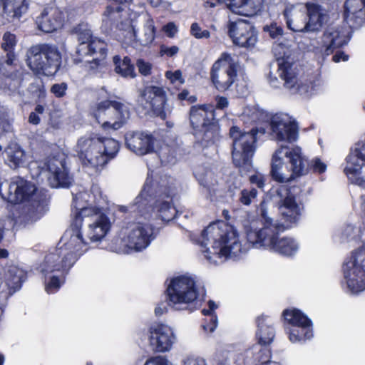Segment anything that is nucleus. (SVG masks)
I'll use <instances>...</instances> for the list:
<instances>
[{
	"mask_svg": "<svg viewBox=\"0 0 365 365\" xmlns=\"http://www.w3.org/2000/svg\"><path fill=\"white\" fill-rule=\"evenodd\" d=\"M216 108L223 110L229 105L228 99L223 96H217L215 98Z\"/></svg>",
	"mask_w": 365,
	"mask_h": 365,
	"instance_id": "63",
	"label": "nucleus"
},
{
	"mask_svg": "<svg viewBox=\"0 0 365 365\" xmlns=\"http://www.w3.org/2000/svg\"><path fill=\"white\" fill-rule=\"evenodd\" d=\"M166 93L162 87L147 86L140 93L141 101H145L146 108L152 110L155 114L162 119L167 118V113L165 110H160V106L164 104Z\"/></svg>",
	"mask_w": 365,
	"mask_h": 365,
	"instance_id": "26",
	"label": "nucleus"
},
{
	"mask_svg": "<svg viewBox=\"0 0 365 365\" xmlns=\"http://www.w3.org/2000/svg\"><path fill=\"white\" fill-rule=\"evenodd\" d=\"M273 324L272 319L267 316L262 315L257 317L256 337L258 343L255 345L269 347L275 336V329Z\"/></svg>",
	"mask_w": 365,
	"mask_h": 365,
	"instance_id": "32",
	"label": "nucleus"
},
{
	"mask_svg": "<svg viewBox=\"0 0 365 365\" xmlns=\"http://www.w3.org/2000/svg\"><path fill=\"white\" fill-rule=\"evenodd\" d=\"M219 4L226 6L236 14L252 16L262 9L263 0H217Z\"/></svg>",
	"mask_w": 365,
	"mask_h": 365,
	"instance_id": "30",
	"label": "nucleus"
},
{
	"mask_svg": "<svg viewBox=\"0 0 365 365\" xmlns=\"http://www.w3.org/2000/svg\"><path fill=\"white\" fill-rule=\"evenodd\" d=\"M270 135L277 142L293 143L299 136L295 120L286 113L274 115L270 122Z\"/></svg>",
	"mask_w": 365,
	"mask_h": 365,
	"instance_id": "20",
	"label": "nucleus"
},
{
	"mask_svg": "<svg viewBox=\"0 0 365 365\" xmlns=\"http://www.w3.org/2000/svg\"><path fill=\"white\" fill-rule=\"evenodd\" d=\"M249 179L250 183L256 185L257 187L260 189L264 187L265 179L262 174L256 173L255 174L250 175Z\"/></svg>",
	"mask_w": 365,
	"mask_h": 365,
	"instance_id": "57",
	"label": "nucleus"
},
{
	"mask_svg": "<svg viewBox=\"0 0 365 365\" xmlns=\"http://www.w3.org/2000/svg\"><path fill=\"white\" fill-rule=\"evenodd\" d=\"M264 31L269 33L270 37L272 38L279 39L283 35L282 28L277 23H272L270 25H266L264 27Z\"/></svg>",
	"mask_w": 365,
	"mask_h": 365,
	"instance_id": "53",
	"label": "nucleus"
},
{
	"mask_svg": "<svg viewBox=\"0 0 365 365\" xmlns=\"http://www.w3.org/2000/svg\"><path fill=\"white\" fill-rule=\"evenodd\" d=\"M29 68L37 75L53 76L61 65V54L58 47L48 43L32 46L26 53Z\"/></svg>",
	"mask_w": 365,
	"mask_h": 365,
	"instance_id": "10",
	"label": "nucleus"
},
{
	"mask_svg": "<svg viewBox=\"0 0 365 365\" xmlns=\"http://www.w3.org/2000/svg\"><path fill=\"white\" fill-rule=\"evenodd\" d=\"M93 115L103 130H116L129 120L130 108L127 103L109 99L97 104Z\"/></svg>",
	"mask_w": 365,
	"mask_h": 365,
	"instance_id": "13",
	"label": "nucleus"
},
{
	"mask_svg": "<svg viewBox=\"0 0 365 365\" xmlns=\"http://www.w3.org/2000/svg\"><path fill=\"white\" fill-rule=\"evenodd\" d=\"M11 115V110L7 106L0 104V135L4 132L5 126Z\"/></svg>",
	"mask_w": 365,
	"mask_h": 365,
	"instance_id": "50",
	"label": "nucleus"
},
{
	"mask_svg": "<svg viewBox=\"0 0 365 365\" xmlns=\"http://www.w3.org/2000/svg\"><path fill=\"white\" fill-rule=\"evenodd\" d=\"M257 130L242 132L238 127L232 126L230 135L232 139V160L241 170L248 171L252 166V157L255 152Z\"/></svg>",
	"mask_w": 365,
	"mask_h": 365,
	"instance_id": "12",
	"label": "nucleus"
},
{
	"mask_svg": "<svg viewBox=\"0 0 365 365\" xmlns=\"http://www.w3.org/2000/svg\"><path fill=\"white\" fill-rule=\"evenodd\" d=\"M299 250L298 241L291 237L279 238L272 252L281 255L291 257L294 255Z\"/></svg>",
	"mask_w": 365,
	"mask_h": 365,
	"instance_id": "38",
	"label": "nucleus"
},
{
	"mask_svg": "<svg viewBox=\"0 0 365 365\" xmlns=\"http://www.w3.org/2000/svg\"><path fill=\"white\" fill-rule=\"evenodd\" d=\"M213 110L210 106H192L190 111V120L192 128L197 130V135L207 143L213 142L215 125Z\"/></svg>",
	"mask_w": 365,
	"mask_h": 365,
	"instance_id": "19",
	"label": "nucleus"
},
{
	"mask_svg": "<svg viewBox=\"0 0 365 365\" xmlns=\"http://www.w3.org/2000/svg\"><path fill=\"white\" fill-rule=\"evenodd\" d=\"M250 356L252 357L250 363L252 365H280L279 363L270 360L269 347L254 345L250 350L247 351V357Z\"/></svg>",
	"mask_w": 365,
	"mask_h": 365,
	"instance_id": "35",
	"label": "nucleus"
},
{
	"mask_svg": "<svg viewBox=\"0 0 365 365\" xmlns=\"http://www.w3.org/2000/svg\"><path fill=\"white\" fill-rule=\"evenodd\" d=\"M68 89L66 83H55L51 88V92L56 97L61 98L66 95Z\"/></svg>",
	"mask_w": 365,
	"mask_h": 365,
	"instance_id": "56",
	"label": "nucleus"
},
{
	"mask_svg": "<svg viewBox=\"0 0 365 365\" xmlns=\"http://www.w3.org/2000/svg\"><path fill=\"white\" fill-rule=\"evenodd\" d=\"M178 51H179V48L176 46H173L168 47L167 46L162 45V46H160V54L161 56L165 55L167 56L171 57V56H173L175 54H177Z\"/></svg>",
	"mask_w": 365,
	"mask_h": 365,
	"instance_id": "59",
	"label": "nucleus"
},
{
	"mask_svg": "<svg viewBox=\"0 0 365 365\" xmlns=\"http://www.w3.org/2000/svg\"><path fill=\"white\" fill-rule=\"evenodd\" d=\"M305 5L307 6V31H317L327 22V13L324 9L316 4L307 3Z\"/></svg>",
	"mask_w": 365,
	"mask_h": 365,
	"instance_id": "33",
	"label": "nucleus"
},
{
	"mask_svg": "<svg viewBox=\"0 0 365 365\" xmlns=\"http://www.w3.org/2000/svg\"><path fill=\"white\" fill-rule=\"evenodd\" d=\"M167 360L165 357L158 356L148 359L144 365H167Z\"/></svg>",
	"mask_w": 365,
	"mask_h": 365,
	"instance_id": "61",
	"label": "nucleus"
},
{
	"mask_svg": "<svg viewBox=\"0 0 365 365\" xmlns=\"http://www.w3.org/2000/svg\"><path fill=\"white\" fill-rule=\"evenodd\" d=\"M345 19L351 28H359L365 23V0H346Z\"/></svg>",
	"mask_w": 365,
	"mask_h": 365,
	"instance_id": "29",
	"label": "nucleus"
},
{
	"mask_svg": "<svg viewBox=\"0 0 365 365\" xmlns=\"http://www.w3.org/2000/svg\"><path fill=\"white\" fill-rule=\"evenodd\" d=\"M350 38V30L348 27L329 26L312 45L313 51L324 61L326 57L332 54L335 49L347 44Z\"/></svg>",
	"mask_w": 365,
	"mask_h": 365,
	"instance_id": "17",
	"label": "nucleus"
},
{
	"mask_svg": "<svg viewBox=\"0 0 365 365\" xmlns=\"http://www.w3.org/2000/svg\"><path fill=\"white\" fill-rule=\"evenodd\" d=\"M257 212L263 220V226L260 229L257 226L258 220L253 215L246 214L241 220L247 242L255 248L263 247L272 251L279 239V232L285 230L278 220H274L269 216L265 200L260 202Z\"/></svg>",
	"mask_w": 365,
	"mask_h": 365,
	"instance_id": "5",
	"label": "nucleus"
},
{
	"mask_svg": "<svg viewBox=\"0 0 365 365\" xmlns=\"http://www.w3.org/2000/svg\"><path fill=\"white\" fill-rule=\"evenodd\" d=\"M364 230L361 227L353 224H347L336 235V240L340 242H350L361 240Z\"/></svg>",
	"mask_w": 365,
	"mask_h": 365,
	"instance_id": "40",
	"label": "nucleus"
},
{
	"mask_svg": "<svg viewBox=\"0 0 365 365\" xmlns=\"http://www.w3.org/2000/svg\"><path fill=\"white\" fill-rule=\"evenodd\" d=\"M6 161L11 168L24 166L27 161V155L21 148L16 144H10L4 151Z\"/></svg>",
	"mask_w": 365,
	"mask_h": 365,
	"instance_id": "36",
	"label": "nucleus"
},
{
	"mask_svg": "<svg viewBox=\"0 0 365 365\" xmlns=\"http://www.w3.org/2000/svg\"><path fill=\"white\" fill-rule=\"evenodd\" d=\"M237 68L234 57L222 53L211 68L210 79L214 87L221 92L227 91L237 80Z\"/></svg>",
	"mask_w": 365,
	"mask_h": 365,
	"instance_id": "15",
	"label": "nucleus"
},
{
	"mask_svg": "<svg viewBox=\"0 0 365 365\" xmlns=\"http://www.w3.org/2000/svg\"><path fill=\"white\" fill-rule=\"evenodd\" d=\"M153 238V226L148 222L138 220L123 227L114 242L118 245L117 252L130 254L146 249Z\"/></svg>",
	"mask_w": 365,
	"mask_h": 365,
	"instance_id": "9",
	"label": "nucleus"
},
{
	"mask_svg": "<svg viewBox=\"0 0 365 365\" xmlns=\"http://www.w3.org/2000/svg\"><path fill=\"white\" fill-rule=\"evenodd\" d=\"M208 309H203L202 313L205 316H210V322L203 324L202 327L205 332L212 333L217 326V318L213 314V312L217 306L213 301L210 300L208 302Z\"/></svg>",
	"mask_w": 365,
	"mask_h": 365,
	"instance_id": "46",
	"label": "nucleus"
},
{
	"mask_svg": "<svg viewBox=\"0 0 365 365\" xmlns=\"http://www.w3.org/2000/svg\"><path fill=\"white\" fill-rule=\"evenodd\" d=\"M11 204L30 202L37 200L36 187L34 183L21 177L11 179L6 196Z\"/></svg>",
	"mask_w": 365,
	"mask_h": 365,
	"instance_id": "21",
	"label": "nucleus"
},
{
	"mask_svg": "<svg viewBox=\"0 0 365 365\" xmlns=\"http://www.w3.org/2000/svg\"><path fill=\"white\" fill-rule=\"evenodd\" d=\"M272 51L277 63V73L284 81V86L292 93H299L309 97L321 91L324 83L320 78H315L307 83L299 82L297 73L289 56V49L284 43H274Z\"/></svg>",
	"mask_w": 365,
	"mask_h": 365,
	"instance_id": "7",
	"label": "nucleus"
},
{
	"mask_svg": "<svg viewBox=\"0 0 365 365\" xmlns=\"http://www.w3.org/2000/svg\"><path fill=\"white\" fill-rule=\"evenodd\" d=\"M183 365H207V363L203 358L190 356L184 360Z\"/></svg>",
	"mask_w": 365,
	"mask_h": 365,
	"instance_id": "60",
	"label": "nucleus"
},
{
	"mask_svg": "<svg viewBox=\"0 0 365 365\" xmlns=\"http://www.w3.org/2000/svg\"><path fill=\"white\" fill-rule=\"evenodd\" d=\"M106 44L104 41L98 38H94L90 43L88 44V48L86 50L85 56L99 54V58L93 59L91 68H94L95 66L100 67L101 69L106 67L104 58L106 55Z\"/></svg>",
	"mask_w": 365,
	"mask_h": 365,
	"instance_id": "37",
	"label": "nucleus"
},
{
	"mask_svg": "<svg viewBox=\"0 0 365 365\" xmlns=\"http://www.w3.org/2000/svg\"><path fill=\"white\" fill-rule=\"evenodd\" d=\"M148 334L150 345L157 352L170 351L176 341L173 329L164 324L152 325L149 328Z\"/></svg>",
	"mask_w": 365,
	"mask_h": 365,
	"instance_id": "23",
	"label": "nucleus"
},
{
	"mask_svg": "<svg viewBox=\"0 0 365 365\" xmlns=\"http://www.w3.org/2000/svg\"><path fill=\"white\" fill-rule=\"evenodd\" d=\"M348 289L352 294L365 290V247L351 253L343 267Z\"/></svg>",
	"mask_w": 365,
	"mask_h": 365,
	"instance_id": "16",
	"label": "nucleus"
},
{
	"mask_svg": "<svg viewBox=\"0 0 365 365\" xmlns=\"http://www.w3.org/2000/svg\"><path fill=\"white\" fill-rule=\"evenodd\" d=\"M190 32L196 38H208L210 33L207 30H202L197 23H193L191 25Z\"/></svg>",
	"mask_w": 365,
	"mask_h": 365,
	"instance_id": "54",
	"label": "nucleus"
},
{
	"mask_svg": "<svg viewBox=\"0 0 365 365\" xmlns=\"http://www.w3.org/2000/svg\"><path fill=\"white\" fill-rule=\"evenodd\" d=\"M175 191L173 178H163L159 182L154 183L148 176L133 203L128 207L119 206V210L123 212H138L146 220L159 217L163 221H170L176 215L175 208L172 204Z\"/></svg>",
	"mask_w": 365,
	"mask_h": 365,
	"instance_id": "3",
	"label": "nucleus"
},
{
	"mask_svg": "<svg viewBox=\"0 0 365 365\" xmlns=\"http://www.w3.org/2000/svg\"><path fill=\"white\" fill-rule=\"evenodd\" d=\"M110 4L103 14L102 22L107 29L116 28L126 33L125 36L129 38H136V24L138 19L143 24V35L138 41L142 45L151 43L155 38V29L154 21L148 13L140 14L132 12L128 17L127 8L133 0H108Z\"/></svg>",
	"mask_w": 365,
	"mask_h": 365,
	"instance_id": "4",
	"label": "nucleus"
},
{
	"mask_svg": "<svg viewBox=\"0 0 365 365\" xmlns=\"http://www.w3.org/2000/svg\"><path fill=\"white\" fill-rule=\"evenodd\" d=\"M305 157L299 146H280L273 153L271 175L279 182H288L308 173Z\"/></svg>",
	"mask_w": 365,
	"mask_h": 365,
	"instance_id": "8",
	"label": "nucleus"
},
{
	"mask_svg": "<svg viewBox=\"0 0 365 365\" xmlns=\"http://www.w3.org/2000/svg\"><path fill=\"white\" fill-rule=\"evenodd\" d=\"M16 44V36L10 32H6L2 38L1 48L6 52L14 51Z\"/></svg>",
	"mask_w": 365,
	"mask_h": 365,
	"instance_id": "49",
	"label": "nucleus"
},
{
	"mask_svg": "<svg viewBox=\"0 0 365 365\" xmlns=\"http://www.w3.org/2000/svg\"><path fill=\"white\" fill-rule=\"evenodd\" d=\"M278 209L282 221L279 223L286 230L298 223L303 207L297 203L292 195L287 193L285 197L279 202Z\"/></svg>",
	"mask_w": 365,
	"mask_h": 365,
	"instance_id": "25",
	"label": "nucleus"
},
{
	"mask_svg": "<svg viewBox=\"0 0 365 365\" xmlns=\"http://www.w3.org/2000/svg\"><path fill=\"white\" fill-rule=\"evenodd\" d=\"M163 31L169 37H173L178 32V28L174 23H168L163 27Z\"/></svg>",
	"mask_w": 365,
	"mask_h": 365,
	"instance_id": "62",
	"label": "nucleus"
},
{
	"mask_svg": "<svg viewBox=\"0 0 365 365\" xmlns=\"http://www.w3.org/2000/svg\"><path fill=\"white\" fill-rule=\"evenodd\" d=\"M178 98L180 101L188 100L190 103L196 101V98L195 96H189V91L187 90H183L182 92L178 93Z\"/></svg>",
	"mask_w": 365,
	"mask_h": 365,
	"instance_id": "64",
	"label": "nucleus"
},
{
	"mask_svg": "<svg viewBox=\"0 0 365 365\" xmlns=\"http://www.w3.org/2000/svg\"><path fill=\"white\" fill-rule=\"evenodd\" d=\"M204 258L210 264H220L228 258H237L245 254L250 245L242 244L237 231L224 221L210 223L197 239Z\"/></svg>",
	"mask_w": 365,
	"mask_h": 365,
	"instance_id": "2",
	"label": "nucleus"
},
{
	"mask_svg": "<svg viewBox=\"0 0 365 365\" xmlns=\"http://www.w3.org/2000/svg\"><path fill=\"white\" fill-rule=\"evenodd\" d=\"M167 294L169 304L173 309H187L198 296L195 278L186 274L172 279L168 286Z\"/></svg>",
	"mask_w": 365,
	"mask_h": 365,
	"instance_id": "14",
	"label": "nucleus"
},
{
	"mask_svg": "<svg viewBox=\"0 0 365 365\" xmlns=\"http://www.w3.org/2000/svg\"><path fill=\"white\" fill-rule=\"evenodd\" d=\"M309 167L313 173L317 174H322L327 169V163L318 157H315L309 161Z\"/></svg>",
	"mask_w": 365,
	"mask_h": 365,
	"instance_id": "51",
	"label": "nucleus"
},
{
	"mask_svg": "<svg viewBox=\"0 0 365 365\" xmlns=\"http://www.w3.org/2000/svg\"><path fill=\"white\" fill-rule=\"evenodd\" d=\"M285 331L292 343H302L312 338V322L309 319L306 323L297 327H285Z\"/></svg>",
	"mask_w": 365,
	"mask_h": 365,
	"instance_id": "34",
	"label": "nucleus"
},
{
	"mask_svg": "<svg viewBox=\"0 0 365 365\" xmlns=\"http://www.w3.org/2000/svg\"><path fill=\"white\" fill-rule=\"evenodd\" d=\"M64 20L63 13L57 7L46 8L36 17V24L38 29L43 32L50 33L60 28Z\"/></svg>",
	"mask_w": 365,
	"mask_h": 365,
	"instance_id": "27",
	"label": "nucleus"
},
{
	"mask_svg": "<svg viewBox=\"0 0 365 365\" xmlns=\"http://www.w3.org/2000/svg\"><path fill=\"white\" fill-rule=\"evenodd\" d=\"M344 173L351 184L365 188V139L351 148L345 158Z\"/></svg>",
	"mask_w": 365,
	"mask_h": 365,
	"instance_id": "18",
	"label": "nucleus"
},
{
	"mask_svg": "<svg viewBox=\"0 0 365 365\" xmlns=\"http://www.w3.org/2000/svg\"><path fill=\"white\" fill-rule=\"evenodd\" d=\"M28 166L31 178L34 179L38 178L41 173H46L48 182L51 187H68L73 182L63 153L49 156L43 163L31 162Z\"/></svg>",
	"mask_w": 365,
	"mask_h": 365,
	"instance_id": "11",
	"label": "nucleus"
},
{
	"mask_svg": "<svg viewBox=\"0 0 365 365\" xmlns=\"http://www.w3.org/2000/svg\"><path fill=\"white\" fill-rule=\"evenodd\" d=\"M228 33L235 44L251 48L257 43V32L247 20L239 19L228 24Z\"/></svg>",
	"mask_w": 365,
	"mask_h": 365,
	"instance_id": "22",
	"label": "nucleus"
},
{
	"mask_svg": "<svg viewBox=\"0 0 365 365\" xmlns=\"http://www.w3.org/2000/svg\"><path fill=\"white\" fill-rule=\"evenodd\" d=\"M235 354L230 351H222L217 356V365H232Z\"/></svg>",
	"mask_w": 365,
	"mask_h": 365,
	"instance_id": "55",
	"label": "nucleus"
},
{
	"mask_svg": "<svg viewBox=\"0 0 365 365\" xmlns=\"http://www.w3.org/2000/svg\"><path fill=\"white\" fill-rule=\"evenodd\" d=\"M23 83L24 79L21 73H14L5 78V88L10 96H22L24 95Z\"/></svg>",
	"mask_w": 365,
	"mask_h": 365,
	"instance_id": "41",
	"label": "nucleus"
},
{
	"mask_svg": "<svg viewBox=\"0 0 365 365\" xmlns=\"http://www.w3.org/2000/svg\"><path fill=\"white\" fill-rule=\"evenodd\" d=\"M264 113L262 110L256 107H247L243 113V119L247 118V122L255 123L262 119Z\"/></svg>",
	"mask_w": 365,
	"mask_h": 365,
	"instance_id": "47",
	"label": "nucleus"
},
{
	"mask_svg": "<svg viewBox=\"0 0 365 365\" xmlns=\"http://www.w3.org/2000/svg\"><path fill=\"white\" fill-rule=\"evenodd\" d=\"M1 5L9 19L19 18L27 10L26 0H1Z\"/></svg>",
	"mask_w": 365,
	"mask_h": 365,
	"instance_id": "39",
	"label": "nucleus"
},
{
	"mask_svg": "<svg viewBox=\"0 0 365 365\" xmlns=\"http://www.w3.org/2000/svg\"><path fill=\"white\" fill-rule=\"evenodd\" d=\"M119 148V143L113 138L89 133L78 139L75 151L83 166L97 170L113 158Z\"/></svg>",
	"mask_w": 365,
	"mask_h": 365,
	"instance_id": "6",
	"label": "nucleus"
},
{
	"mask_svg": "<svg viewBox=\"0 0 365 365\" xmlns=\"http://www.w3.org/2000/svg\"><path fill=\"white\" fill-rule=\"evenodd\" d=\"M195 175L199 183L209 191L212 190L217 183L214 173L206 168H197L195 170Z\"/></svg>",
	"mask_w": 365,
	"mask_h": 365,
	"instance_id": "42",
	"label": "nucleus"
},
{
	"mask_svg": "<svg viewBox=\"0 0 365 365\" xmlns=\"http://www.w3.org/2000/svg\"><path fill=\"white\" fill-rule=\"evenodd\" d=\"M165 76L173 85L181 86L185 83V79L182 77V71L180 70H175L174 71H168L165 72Z\"/></svg>",
	"mask_w": 365,
	"mask_h": 365,
	"instance_id": "52",
	"label": "nucleus"
},
{
	"mask_svg": "<svg viewBox=\"0 0 365 365\" xmlns=\"http://www.w3.org/2000/svg\"><path fill=\"white\" fill-rule=\"evenodd\" d=\"M126 147L138 155L155 152V139L148 133L129 131L125 135Z\"/></svg>",
	"mask_w": 365,
	"mask_h": 365,
	"instance_id": "24",
	"label": "nucleus"
},
{
	"mask_svg": "<svg viewBox=\"0 0 365 365\" xmlns=\"http://www.w3.org/2000/svg\"><path fill=\"white\" fill-rule=\"evenodd\" d=\"M26 279V272L23 269L16 265H9L5 269L2 284L7 288L8 294H12L21 289Z\"/></svg>",
	"mask_w": 365,
	"mask_h": 365,
	"instance_id": "31",
	"label": "nucleus"
},
{
	"mask_svg": "<svg viewBox=\"0 0 365 365\" xmlns=\"http://www.w3.org/2000/svg\"><path fill=\"white\" fill-rule=\"evenodd\" d=\"M137 67L142 75L148 76L150 74L152 66L150 63L139 59L137 61Z\"/></svg>",
	"mask_w": 365,
	"mask_h": 365,
	"instance_id": "58",
	"label": "nucleus"
},
{
	"mask_svg": "<svg viewBox=\"0 0 365 365\" xmlns=\"http://www.w3.org/2000/svg\"><path fill=\"white\" fill-rule=\"evenodd\" d=\"M307 6L299 3L286 8L284 16L287 27L294 32L307 31Z\"/></svg>",
	"mask_w": 365,
	"mask_h": 365,
	"instance_id": "28",
	"label": "nucleus"
},
{
	"mask_svg": "<svg viewBox=\"0 0 365 365\" xmlns=\"http://www.w3.org/2000/svg\"><path fill=\"white\" fill-rule=\"evenodd\" d=\"M78 35V41L79 42L77 48V53L81 56H85L86 50L88 44L94 38L90 29L86 25L79 26L76 31Z\"/></svg>",
	"mask_w": 365,
	"mask_h": 365,
	"instance_id": "44",
	"label": "nucleus"
},
{
	"mask_svg": "<svg viewBox=\"0 0 365 365\" xmlns=\"http://www.w3.org/2000/svg\"><path fill=\"white\" fill-rule=\"evenodd\" d=\"M285 322L287 323L286 327H294L306 323L309 319L300 310L297 309H287L282 314Z\"/></svg>",
	"mask_w": 365,
	"mask_h": 365,
	"instance_id": "45",
	"label": "nucleus"
},
{
	"mask_svg": "<svg viewBox=\"0 0 365 365\" xmlns=\"http://www.w3.org/2000/svg\"><path fill=\"white\" fill-rule=\"evenodd\" d=\"M258 192L255 188L242 189L240 191L239 201L244 205H250L256 199Z\"/></svg>",
	"mask_w": 365,
	"mask_h": 365,
	"instance_id": "48",
	"label": "nucleus"
},
{
	"mask_svg": "<svg viewBox=\"0 0 365 365\" xmlns=\"http://www.w3.org/2000/svg\"><path fill=\"white\" fill-rule=\"evenodd\" d=\"M107 198L98 186H93L91 193L80 192L73 197V221L61 240V245L48 254L39 266L48 294L56 292L64 282L66 274L76 261L89 249L83 238L81 227L87 225L86 236L91 242H98L109 232L111 222L103 207Z\"/></svg>",
	"mask_w": 365,
	"mask_h": 365,
	"instance_id": "1",
	"label": "nucleus"
},
{
	"mask_svg": "<svg viewBox=\"0 0 365 365\" xmlns=\"http://www.w3.org/2000/svg\"><path fill=\"white\" fill-rule=\"evenodd\" d=\"M113 63L115 66V71L117 73L125 78H135L134 67L130 63V59L128 57H124L121 61L120 56H115L113 57Z\"/></svg>",
	"mask_w": 365,
	"mask_h": 365,
	"instance_id": "43",
	"label": "nucleus"
}]
</instances>
